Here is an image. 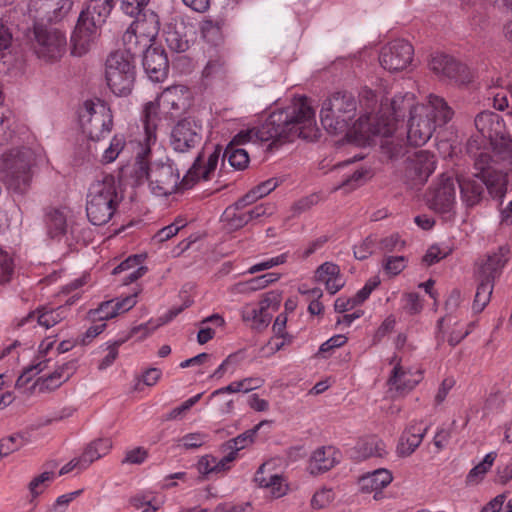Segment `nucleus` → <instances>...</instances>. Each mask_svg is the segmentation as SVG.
I'll list each match as a JSON object with an SVG mask.
<instances>
[{
    "mask_svg": "<svg viewBox=\"0 0 512 512\" xmlns=\"http://www.w3.org/2000/svg\"><path fill=\"white\" fill-rule=\"evenodd\" d=\"M14 271V263L12 257L0 248V284L10 281Z\"/></svg>",
    "mask_w": 512,
    "mask_h": 512,
    "instance_id": "3c124183",
    "label": "nucleus"
},
{
    "mask_svg": "<svg viewBox=\"0 0 512 512\" xmlns=\"http://www.w3.org/2000/svg\"><path fill=\"white\" fill-rule=\"evenodd\" d=\"M318 133L315 111L307 97H301L291 105L273 111L258 128L238 132L227 144L221 160H250L258 148L257 141L269 142L266 150L272 151L298 138L314 141Z\"/></svg>",
    "mask_w": 512,
    "mask_h": 512,
    "instance_id": "f257e3e1",
    "label": "nucleus"
},
{
    "mask_svg": "<svg viewBox=\"0 0 512 512\" xmlns=\"http://www.w3.org/2000/svg\"><path fill=\"white\" fill-rule=\"evenodd\" d=\"M413 101V95L410 93L395 95L391 101V115H387L386 112L381 111L379 114L371 116L372 121L375 118H383L385 122L389 121V124L392 126L387 133L372 134L374 140L380 137L379 145L381 151L389 160H397L399 157H403L410 152L404 140L394 137L393 133L397 129L399 120H403L405 117V113L409 111L411 115V110L416 106Z\"/></svg>",
    "mask_w": 512,
    "mask_h": 512,
    "instance_id": "423d86ee",
    "label": "nucleus"
},
{
    "mask_svg": "<svg viewBox=\"0 0 512 512\" xmlns=\"http://www.w3.org/2000/svg\"><path fill=\"white\" fill-rule=\"evenodd\" d=\"M319 201L320 195L318 193H312L294 202L292 205V211L294 214H301L316 205Z\"/></svg>",
    "mask_w": 512,
    "mask_h": 512,
    "instance_id": "052dcab7",
    "label": "nucleus"
},
{
    "mask_svg": "<svg viewBox=\"0 0 512 512\" xmlns=\"http://www.w3.org/2000/svg\"><path fill=\"white\" fill-rule=\"evenodd\" d=\"M152 164L150 190L155 196L168 197L191 189L200 179L208 180L218 162H193L182 179L173 162H153Z\"/></svg>",
    "mask_w": 512,
    "mask_h": 512,
    "instance_id": "7ed1b4c3",
    "label": "nucleus"
},
{
    "mask_svg": "<svg viewBox=\"0 0 512 512\" xmlns=\"http://www.w3.org/2000/svg\"><path fill=\"white\" fill-rule=\"evenodd\" d=\"M193 301L191 299H187L183 305L179 307H174L170 309L163 317L157 319L156 322L150 320L144 324L133 327L130 332V336L136 335L138 332H143L140 336V339L147 337L150 333L155 331L158 327L168 323L172 319H174L177 315H179L184 309L191 306Z\"/></svg>",
    "mask_w": 512,
    "mask_h": 512,
    "instance_id": "72a5a7b5",
    "label": "nucleus"
},
{
    "mask_svg": "<svg viewBox=\"0 0 512 512\" xmlns=\"http://www.w3.org/2000/svg\"><path fill=\"white\" fill-rule=\"evenodd\" d=\"M58 310L59 308L48 310L44 306L38 307L36 310L29 312L27 316L22 318L19 325L23 326L26 323H29L36 319L37 323L40 326H43L45 328L53 327L62 320V317Z\"/></svg>",
    "mask_w": 512,
    "mask_h": 512,
    "instance_id": "e433bc0d",
    "label": "nucleus"
},
{
    "mask_svg": "<svg viewBox=\"0 0 512 512\" xmlns=\"http://www.w3.org/2000/svg\"><path fill=\"white\" fill-rule=\"evenodd\" d=\"M148 457V451L143 447H136L126 452L122 464H142Z\"/></svg>",
    "mask_w": 512,
    "mask_h": 512,
    "instance_id": "e2e57ef3",
    "label": "nucleus"
},
{
    "mask_svg": "<svg viewBox=\"0 0 512 512\" xmlns=\"http://www.w3.org/2000/svg\"><path fill=\"white\" fill-rule=\"evenodd\" d=\"M153 162H127L118 168L117 179L119 184L136 186L148 180L150 182L151 166Z\"/></svg>",
    "mask_w": 512,
    "mask_h": 512,
    "instance_id": "393cba45",
    "label": "nucleus"
},
{
    "mask_svg": "<svg viewBox=\"0 0 512 512\" xmlns=\"http://www.w3.org/2000/svg\"><path fill=\"white\" fill-rule=\"evenodd\" d=\"M161 114L170 120L182 116L191 105L190 92L183 85L168 87L158 96Z\"/></svg>",
    "mask_w": 512,
    "mask_h": 512,
    "instance_id": "a211bd4d",
    "label": "nucleus"
},
{
    "mask_svg": "<svg viewBox=\"0 0 512 512\" xmlns=\"http://www.w3.org/2000/svg\"><path fill=\"white\" fill-rule=\"evenodd\" d=\"M477 133L489 141V147L499 155L512 160V140L506 134L501 116L492 111L477 114L474 120Z\"/></svg>",
    "mask_w": 512,
    "mask_h": 512,
    "instance_id": "9d476101",
    "label": "nucleus"
},
{
    "mask_svg": "<svg viewBox=\"0 0 512 512\" xmlns=\"http://www.w3.org/2000/svg\"><path fill=\"white\" fill-rule=\"evenodd\" d=\"M426 196L430 209L441 214L450 213L455 205L453 176L448 173H442L439 176L438 182L429 188Z\"/></svg>",
    "mask_w": 512,
    "mask_h": 512,
    "instance_id": "2eb2a0df",
    "label": "nucleus"
},
{
    "mask_svg": "<svg viewBox=\"0 0 512 512\" xmlns=\"http://www.w3.org/2000/svg\"><path fill=\"white\" fill-rule=\"evenodd\" d=\"M112 447V442L108 438H98L90 442L81 455L84 467H88L94 461L106 455Z\"/></svg>",
    "mask_w": 512,
    "mask_h": 512,
    "instance_id": "ea45409f",
    "label": "nucleus"
},
{
    "mask_svg": "<svg viewBox=\"0 0 512 512\" xmlns=\"http://www.w3.org/2000/svg\"><path fill=\"white\" fill-rule=\"evenodd\" d=\"M201 124L194 118L180 119L172 128L170 144L177 152H187L201 141Z\"/></svg>",
    "mask_w": 512,
    "mask_h": 512,
    "instance_id": "f3484780",
    "label": "nucleus"
},
{
    "mask_svg": "<svg viewBox=\"0 0 512 512\" xmlns=\"http://www.w3.org/2000/svg\"><path fill=\"white\" fill-rule=\"evenodd\" d=\"M131 51H115L106 60L105 77L110 90L120 97L128 96L136 78L135 59Z\"/></svg>",
    "mask_w": 512,
    "mask_h": 512,
    "instance_id": "6e6552de",
    "label": "nucleus"
},
{
    "mask_svg": "<svg viewBox=\"0 0 512 512\" xmlns=\"http://www.w3.org/2000/svg\"><path fill=\"white\" fill-rule=\"evenodd\" d=\"M120 155L127 160H162L142 139L126 141L123 135H115L104 151V160H116Z\"/></svg>",
    "mask_w": 512,
    "mask_h": 512,
    "instance_id": "9b49d317",
    "label": "nucleus"
},
{
    "mask_svg": "<svg viewBox=\"0 0 512 512\" xmlns=\"http://www.w3.org/2000/svg\"><path fill=\"white\" fill-rule=\"evenodd\" d=\"M46 152L39 144L11 148L2 155L1 160H41Z\"/></svg>",
    "mask_w": 512,
    "mask_h": 512,
    "instance_id": "58836bf2",
    "label": "nucleus"
},
{
    "mask_svg": "<svg viewBox=\"0 0 512 512\" xmlns=\"http://www.w3.org/2000/svg\"><path fill=\"white\" fill-rule=\"evenodd\" d=\"M456 179L460 188L461 200L465 206L467 208H473L480 204L485 193L481 179L475 176L474 178H466L461 175H457Z\"/></svg>",
    "mask_w": 512,
    "mask_h": 512,
    "instance_id": "bb28decb",
    "label": "nucleus"
},
{
    "mask_svg": "<svg viewBox=\"0 0 512 512\" xmlns=\"http://www.w3.org/2000/svg\"><path fill=\"white\" fill-rule=\"evenodd\" d=\"M452 110L443 98L430 95L427 104H417L408 120V142L417 147L425 144L437 126L445 125L452 118Z\"/></svg>",
    "mask_w": 512,
    "mask_h": 512,
    "instance_id": "20e7f679",
    "label": "nucleus"
},
{
    "mask_svg": "<svg viewBox=\"0 0 512 512\" xmlns=\"http://www.w3.org/2000/svg\"><path fill=\"white\" fill-rule=\"evenodd\" d=\"M241 316L244 322L251 323V328L259 332L266 329L272 319V314L269 311L253 304L246 305L242 309Z\"/></svg>",
    "mask_w": 512,
    "mask_h": 512,
    "instance_id": "f704fd0d",
    "label": "nucleus"
},
{
    "mask_svg": "<svg viewBox=\"0 0 512 512\" xmlns=\"http://www.w3.org/2000/svg\"><path fill=\"white\" fill-rule=\"evenodd\" d=\"M407 266V258L404 256H386L383 259L382 267L386 274L396 276Z\"/></svg>",
    "mask_w": 512,
    "mask_h": 512,
    "instance_id": "09e8293b",
    "label": "nucleus"
},
{
    "mask_svg": "<svg viewBox=\"0 0 512 512\" xmlns=\"http://www.w3.org/2000/svg\"><path fill=\"white\" fill-rule=\"evenodd\" d=\"M376 246V238L367 236L359 245L354 247V257L358 260H365L373 254Z\"/></svg>",
    "mask_w": 512,
    "mask_h": 512,
    "instance_id": "603ef678",
    "label": "nucleus"
},
{
    "mask_svg": "<svg viewBox=\"0 0 512 512\" xmlns=\"http://www.w3.org/2000/svg\"><path fill=\"white\" fill-rule=\"evenodd\" d=\"M340 274V268L337 264L332 262H325L321 264L316 270V279L320 282H326L327 279L331 280Z\"/></svg>",
    "mask_w": 512,
    "mask_h": 512,
    "instance_id": "4d7b16f0",
    "label": "nucleus"
},
{
    "mask_svg": "<svg viewBox=\"0 0 512 512\" xmlns=\"http://www.w3.org/2000/svg\"><path fill=\"white\" fill-rule=\"evenodd\" d=\"M405 245L406 242L400 239L399 234L395 233L382 238L379 242V249L383 252L401 251L404 249Z\"/></svg>",
    "mask_w": 512,
    "mask_h": 512,
    "instance_id": "13d9d810",
    "label": "nucleus"
},
{
    "mask_svg": "<svg viewBox=\"0 0 512 512\" xmlns=\"http://www.w3.org/2000/svg\"><path fill=\"white\" fill-rule=\"evenodd\" d=\"M489 141L478 133L472 135L466 144V153L474 160H491L488 154Z\"/></svg>",
    "mask_w": 512,
    "mask_h": 512,
    "instance_id": "c03bdc74",
    "label": "nucleus"
},
{
    "mask_svg": "<svg viewBox=\"0 0 512 512\" xmlns=\"http://www.w3.org/2000/svg\"><path fill=\"white\" fill-rule=\"evenodd\" d=\"M145 46L146 44L139 50V52H143V68L152 81L161 82L169 72L167 54L161 47L149 46L143 50Z\"/></svg>",
    "mask_w": 512,
    "mask_h": 512,
    "instance_id": "412c9836",
    "label": "nucleus"
},
{
    "mask_svg": "<svg viewBox=\"0 0 512 512\" xmlns=\"http://www.w3.org/2000/svg\"><path fill=\"white\" fill-rule=\"evenodd\" d=\"M427 428L421 429L417 424L409 426L401 435L397 445V452L400 456L411 455L421 444Z\"/></svg>",
    "mask_w": 512,
    "mask_h": 512,
    "instance_id": "7c9ffc66",
    "label": "nucleus"
},
{
    "mask_svg": "<svg viewBox=\"0 0 512 512\" xmlns=\"http://www.w3.org/2000/svg\"><path fill=\"white\" fill-rule=\"evenodd\" d=\"M72 6V0H31L28 14L33 19V26L46 27V23H57L63 20Z\"/></svg>",
    "mask_w": 512,
    "mask_h": 512,
    "instance_id": "f8f14e48",
    "label": "nucleus"
},
{
    "mask_svg": "<svg viewBox=\"0 0 512 512\" xmlns=\"http://www.w3.org/2000/svg\"><path fill=\"white\" fill-rule=\"evenodd\" d=\"M510 249L508 246H499L497 251L488 254L487 259L480 265L477 276H485L495 281L502 274V270L509 260Z\"/></svg>",
    "mask_w": 512,
    "mask_h": 512,
    "instance_id": "b1692460",
    "label": "nucleus"
},
{
    "mask_svg": "<svg viewBox=\"0 0 512 512\" xmlns=\"http://www.w3.org/2000/svg\"><path fill=\"white\" fill-rule=\"evenodd\" d=\"M31 166L29 162H1L0 179L7 189L15 193H25L31 182Z\"/></svg>",
    "mask_w": 512,
    "mask_h": 512,
    "instance_id": "6ab92c4d",
    "label": "nucleus"
},
{
    "mask_svg": "<svg viewBox=\"0 0 512 512\" xmlns=\"http://www.w3.org/2000/svg\"><path fill=\"white\" fill-rule=\"evenodd\" d=\"M54 478V473L52 471H45L38 475L37 477L33 478L29 485L28 489L31 493V495L35 498L39 496L43 491L45 486V483L47 481H50Z\"/></svg>",
    "mask_w": 512,
    "mask_h": 512,
    "instance_id": "864d4df0",
    "label": "nucleus"
},
{
    "mask_svg": "<svg viewBox=\"0 0 512 512\" xmlns=\"http://www.w3.org/2000/svg\"><path fill=\"white\" fill-rule=\"evenodd\" d=\"M34 50L39 58L55 60L65 51L66 37L57 29L33 26Z\"/></svg>",
    "mask_w": 512,
    "mask_h": 512,
    "instance_id": "ddd939ff",
    "label": "nucleus"
},
{
    "mask_svg": "<svg viewBox=\"0 0 512 512\" xmlns=\"http://www.w3.org/2000/svg\"><path fill=\"white\" fill-rule=\"evenodd\" d=\"M208 438L207 434L201 432L189 433L184 435L180 442L182 443L185 449H196L201 447Z\"/></svg>",
    "mask_w": 512,
    "mask_h": 512,
    "instance_id": "680f3d73",
    "label": "nucleus"
},
{
    "mask_svg": "<svg viewBox=\"0 0 512 512\" xmlns=\"http://www.w3.org/2000/svg\"><path fill=\"white\" fill-rule=\"evenodd\" d=\"M335 498V493L331 488H322L317 491L312 499L311 506L314 509H322L328 506Z\"/></svg>",
    "mask_w": 512,
    "mask_h": 512,
    "instance_id": "5fc2aeb1",
    "label": "nucleus"
},
{
    "mask_svg": "<svg viewBox=\"0 0 512 512\" xmlns=\"http://www.w3.org/2000/svg\"><path fill=\"white\" fill-rule=\"evenodd\" d=\"M115 300L104 301L96 309L88 311V318L92 321H105L116 317L113 302Z\"/></svg>",
    "mask_w": 512,
    "mask_h": 512,
    "instance_id": "49530a36",
    "label": "nucleus"
},
{
    "mask_svg": "<svg viewBox=\"0 0 512 512\" xmlns=\"http://www.w3.org/2000/svg\"><path fill=\"white\" fill-rule=\"evenodd\" d=\"M348 338L343 334H337L326 340L321 344L318 354H325L343 346L347 342Z\"/></svg>",
    "mask_w": 512,
    "mask_h": 512,
    "instance_id": "774afa93",
    "label": "nucleus"
},
{
    "mask_svg": "<svg viewBox=\"0 0 512 512\" xmlns=\"http://www.w3.org/2000/svg\"><path fill=\"white\" fill-rule=\"evenodd\" d=\"M357 101L348 91H338L327 98L320 111V121L330 134L348 132L367 141L375 142L372 134L387 133L391 129L389 121L383 118L371 120V115H362L357 120Z\"/></svg>",
    "mask_w": 512,
    "mask_h": 512,
    "instance_id": "f03ea898",
    "label": "nucleus"
},
{
    "mask_svg": "<svg viewBox=\"0 0 512 512\" xmlns=\"http://www.w3.org/2000/svg\"><path fill=\"white\" fill-rule=\"evenodd\" d=\"M138 293H139V291H136L130 295H127L124 298L114 299L115 301L113 302V305H114V309L116 311V315H118L119 313L127 312L130 309H132L137 303L136 298H137Z\"/></svg>",
    "mask_w": 512,
    "mask_h": 512,
    "instance_id": "0e129e2a",
    "label": "nucleus"
},
{
    "mask_svg": "<svg viewBox=\"0 0 512 512\" xmlns=\"http://www.w3.org/2000/svg\"><path fill=\"white\" fill-rule=\"evenodd\" d=\"M413 56V46L404 39H396L381 49L379 62L385 70L398 72L411 64Z\"/></svg>",
    "mask_w": 512,
    "mask_h": 512,
    "instance_id": "4468645a",
    "label": "nucleus"
},
{
    "mask_svg": "<svg viewBox=\"0 0 512 512\" xmlns=\"http://www.w3.org/2000/svg\"><path fill=\"white\" fill-rule=\"evenodd\" d=\"M410 151L408 154L403 156L405 160H430L442 158L447 160L457 156L456 147L452 145L449 140H441L436 144V152H430L429 150H416L408 148Z\"/></svg>",
    "mask_w": 512,
    "mask_h": 512,
    "instance_id": "c756f323",
    "label": "nucleus"
},
{
    "mask_svg": "<svg viewBox=\"0 0 512 512\" xmlns=\"http://www.w3.org/2000/svg\"><path fill=\"white\" fill-rule=\"evenodd\" d=\"M26 443V438L23 434L16 433L0 439V448L4 456H8L13 452L18 451Z\"/></svg>",
    "mask_w": 512,
    "mask_h": 512,
    "instance_id": "de8ad7c7",
    "label": "nucleus"
},
{
    "mask_svg": "<svg viewBox=\"0 0 512 512\" xmlns=\"http://www.w3.org/2000/svg\"><path fill=\"white\" fill-rule=\"evenodd\" d=\"M282 295L279 291H269L263 295V298L256 305L257 307L269 311L278 310L281 303Z\"/></svg>",
    "mask_w": 512,
    "mask_h": 512,
    "instance_id": "bf43d9fd",
    "label": "nucleus"
},
{
    "mask_svg": "<svg viewBox=\"0 0 512 512\" xmlns=\"http://www.w3.org/2000/svg\"><path fill=\"white\" fill-rule=\"evenodd\" d=\"M405 377V372L403 371L400 363H397L392 370L391 376L389 377L388 383L396 386L398 390H412L420 381V379L415 380L413 382L402 380Z\"/></svg>",
    "mask_w": 512,
    "mask_h": 512,
    "instance_id": "8fccbe9b",
    "label": "nucleus"
},
{
    "mask_svg": "<svg viewBox=\"0 0 512 512\" xmlns=\"http://www.w3.org/2000/svg\"><path fill=\"white\" fill-rule=\"evenodd\" d=\"M271 423H272V421H269V420L260 421L252 429H249V430L239 434L237 437L232 438V439L226 441L225 443H223L221 445V450L235 452V456L237 457L238 451L244 449L249 444H252L254 442V438H255L257 432L260 430V428L264 425H269Z\"/></svg>",
    "mask_w": 512,
    "mask_h": 512,
    "instance_id": "c9c22d12",
    "label": "nucleus"
},
{
    "mask_svg": "<svg viewBox=\"0 0 512 512\" xmlns=\"http://www.w3.org/2000/svg\"><path fill=\"white\" fill-rule=\"evenodd\" d=\"M146 255L145 254H134L126 258L124 261H122L119 265H117L113 271L112 274L117 275L122 273L123 271L128 270H135L139 266H143L142 263L145 260Z\"/></svg>",
    "mask_w": 512,
    "mask_h": 512,
    "instance_id": "6e6d98bb",
    "label": "nucleus"
},
{
    "mask_svg": "<svg viewBox=\"0 0 512 512\" xmlns=\"http://www.w3.org/2000/svg\"><path fill=\"white\" fill-rule=\"evenodd\" d=\"M403 179L411 189H419L435 171V162H405Z\"/></svg>",
    "mask_w": 512,
    "mask_h": 512,
    "instance_id": "a878e982",
    "label": "nucleus"
},
{
    "mask_svg": "<svg viewBox=\"0 0 512 512\" xmlns=\"http://www.w3.org/2000/svg\"><path fill=\"white\" fill-rule=\"evenodd\" d=\"M340 453L332 446L317 448L309 461V471L317 475L332 469L339 462Z\"/></svg>",
    "mask_w": 512,
    "mask_h": 512,
    "instance_id": "cd10ccee",
    "label": "nucleus"
},
{
    "mask_svg": "<svg viewBox=\"0 0 512 512\" xmlns=\"http://www.w3.org/2000/svg\"><path fill=\"white\" fill-rule=\"evenodd\" d=\"M429 68L443 79H449L457 84H467L471 81L468 67L452 56L443 53L431 55Z\"/></svg>",
    "mask_w": 512,
    "mask_h": 512,
    "instance_id": "dca6fc26",
    "label": "nucleus"
},
{
    "mask_svg": "<svg viewBox=\"0 0 512 512\" xmlns=\"http://www.w3.org/2000/svg\"><path fill=\"white\" fill-rule=\"evenodd\" d=\"M114 7L98 0H89L81 11L71 35L72 54L82 56L98 35V29L106 22Z\"/></svg>",
    "mask_w": 512,
    "mask_h": 512,
    "instance_id": "0eeeda50",
    "label": "nucleus"
},
{
    "mask_svg": "<svg viewBox=\"0 0 512 512\" xmlns=\"http://www.w3.org/2000/svg\"><path fill=\"white\" fill-rule=\"evenodd\" d=\"M484 162H475V168L478 170V173H475L474 176L476 178L481 179L483 183V187L485 186L488 194L496 200L500 201V204L503 203V199L507 193V185L508 178L507 174L502 171L492 169L490 166H484L478 164H483ZM487 164L489 162H486Z\"/></svg>",
    "mask_w": 512,
    "mask_h": 512,
    "instance_id": "aec40b11",
    "label": "nucleus"
},
{
    "mask_svg": "<svg viewBox=\"0 0 512 512\" xmlns=\"http://www.w3.org/2000/svg\"><path fill=\"white\" fill-rule=\"evenodd\" d=\"M373 175L374 173L372 169L361 167L357 169L352 175L343 180L341 184L333 189V191L344 189L346 193L352 192L367 183L373 177Z\"/></svg>",
    "mask_w": 512,
    "mask_h": 512,
    "instance_id": "37998d69",
    "label": "nucleus"
},
{
    "mask_svg": "<svg viewBox=\"0 0 512 512\" xmlns=\"http://www.w3.org/2000/svg\"><path fill=\"white\" fill-rule=\"evenodd\" d=\"M150 0H121L122 11L135 18L137 22H150L154 29L159 28L158 15L151 10H146Z\"/></svg>",
    "mask_w": 512,
    "mask_h": 512,
    "instance_id": "c85d7f7f",
    "label": "nucleus"
},
{
    "mask_svg": "<svg viewBox=\"0 0 512 512\" xmlns=\"http://www.w3.org/2000/svg\"><path fill=\"white\" fill-rule=\"evenodd\" d=\"M287 253H283L279 256L273 257L269 260L257 263L249 269V273L253 274L259 271L270 269L274 266L284 264L287 261Z\"/></svg>",
    "mask_w": 512,
    "mask_h": 512,
    "instance_id": "338daca9",
    "label": "nucleus"
},
{
    "mask_svg": "<svg viewBox=\"0 0 512 512\" xmlns=\"http://www.w3.org/2000/svg\"><path fill=\"white\" fill-rule=\"evenodd\" d=\"M224 26L225 20L222 18L207 19L203 21L201 32L204 39L213 45H218L223 37Z\"/></svg>",
    "mask_w": 512,
    "mask_h": 512,
    "instance_id": "a18cd8bd",
    "label": "nucleus"
},
{
    "mask_svg": "<svg viewBox=\"0 0 512 512\" xmlns=\"http://www.w3.org/2000/svg\"><path fill=\"white\" fill-rule=\"evenodd\" d=\"M358 456L362 459H368L371 457H384L386 452V446L384 442L377 437H370L357 444Z\"/></svg>",
    "mask_w": 512,
    "mask_h": 512,
    "instance_id": "79ce46f5",
    "label": "nucleus"
},
{
    "mask_svg": "<svg viewBox=\"0 0 512 512\" xmlns=\"http://www.w3.org/2000/svg\"><path fill=\"white\" fill-rule=\"evenodd\" d=\"M164 35L166 44L172 51L185 52L192 41L193 27L187 26L183 20L175 21L167 25Z\"/></svg>",
    "mask_w": 512,
    "mask_h": 512,
    "instance_id": "5701e85b",
    "label": "nucleus"
},
{
    "mask_svg": "<svg viewBox=\"0 0 512 512\" xmlns=\"http://www.w3.org/2000/svg\"><path fill=\"white\" fill-rule=\"evenodd\" d=\"M47 235L51 239L61 240L66 235L68 225L66 215L59 209L50 208L44 216Z\"/></svg>",
    "mask_w": 512,
    "mask_h": 512,
    "instance_id": "473e14b6",
    "label": "nucleus"
},
{
    "mask_svg": "<svg viewBox=\"0 0 512 512\" xmlns=\"http://www.w3.org/2000/svg\"><path fill=\"white\" fill-rule=\"evenodd\" d=\"M160 101L157 98L155 101H150L144 105L142 111V122L144 126V136L142 138L143 141L149 145L154 153L161 155V158L164 156V148L158 143L156 137V120L158 117V113H161Z\"/></svg>",
    "mask_w": 512,
    "mask_h": 512,
    "instance_id": "4be33fe9",
    "label": "nucleus"
},
{
    "mask_svg": "<svg viewBox=\"0 0 512 512\" xmlns=\"http://www.w3.org/2000/svg\"><path fill=\"white\" fill-rule=\"evenodd\" d=\"M78 117L83 133L93 141L99 140L112 130V111L101 99L86 100L79 109Z\"/></svg>",
    "mask_w": 512,
    "mask_h": 512,
    "instance_id": "1a4fd4ad",
    "label": "nucleus"
},
{
    "mask_svg": "<svg viewBox=\"0 0 512 512\" xmlns=\"http://www.w3.org/2000/svg\"><path fill=\"white\" fill-rule=\"evenodd\" d=\"M286 323H287V316H286V314L280 313L276 317V319H275V321L273 323L272 330H273V332H274L276 337L282 338V339H286L287 338V342L291 343L292 340H293V336L286 332Z\"/></svg>",
    "mask_w": 512,
    "mask_h": 512,
    "instance_id": "69168bd1",
    "label": "nucleus"
},
{
    "mask_svg": "<svg viewBox=\"0 0 512 512\" xmlns=\"http://www.w3.org/2000/svg\"><path fill=\"white\" fill-rule=\"evenodd\" d=\"M393 480L392 473L384 468L376 469L359 478L360 490L364 493H371L374 490H382Z\"/></svg>",
    "mask_w": 512,
    "mask_h": 512,
    "instance_id": "2f4dec72",
    "label": "nucleus"
},
{
    "mask_svg": "<svg viewBox=\"0 0 512 512\" xmlns=\"http://www.w3.org/2000/svg\"><path fill=\"white\" fill-rule=\"evenodd\" d=\"M263 381L258 378H244L239 381H233L229 385L219 388L215 391H213L210 394V399H218L224 396L225 394H232V393H248L252 390L258 389L261 387Z\"/></svg>",
    "mask_w": 512,
    "mask_h": 512,
    "instance_id": "4c0bfd02",
    "label": "nucleus"
},
{
    "mask_svg": "<svg viewBox=\"0 0 512 512\" xmlns=\"http://www.w3.org/2000/svg\"><path fill=\"white\" fill-rule=\"evenodd\" d=\"M477 281L478 284L476 288V294L474 297L472 309L474 312L480 313L490 302L495 281L488 279L486 276L485 278L477 276Z\"/></svg>",
    "mask_w": 512,
    "mask_h": 512,
    "instance_id": "a19ab883",
    "label": "nucleus"
},
{
    "mask_svg": "<svg viewBox=\"0 0 512 512\" xmlns=\"http://www.w3.org/2000/svg\"><path fill=\"white\" fill-rule=\"evenodd\" d=\"M122 200L118 194L116 177L105 174L101 180H97L89 187L87 194L86 213L93 225L106 224L114 215Z\"/></svg>",
    "mask_w": 512,
    "mask_h": 512,
    "instance_id": "39448f33",
    "label": "nucleus"
}]
</instances>
